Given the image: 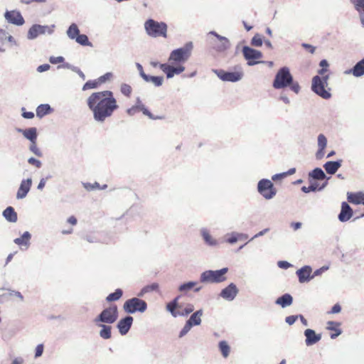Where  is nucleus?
Wrapping results in <instances>:
<instances>
[{"instance_id": "nucleus-1", "label": "nucleus", "mask_w": 364, "mask_h": 364, "mask_svg": "<svg viewBox=\"0 0 364 364\" xmlns=\"http://www.w3.org/2000/svg\"><path fill=\"white\" fill-rule=\"evenodd\" d=\"M87 105L93 114V118L99 122H104L111 117L119 107L114 93L110 90L92 92L87 99Z\"/></svg>"}, {"instance_id": "nucleus-2", "label": "nucleus", "mask_w": 364, "mask_h": 364, "mask_svg": "<svg viewBox=\"0 0 364 364\" xmlns=\"http://www.w3.org/2000/svg\"><path fill=\"white\" fill-rule=\"evenodd\" d=\"M193 50L191 42L183 47L173 50L169 55L168 63L159 64L160 69L166 75L167 78H171L175 75H179L185 70L183 64L190 58ZM154 67L159 65L158 63H151Z\"/></svg>"}, {"instance_id": "nucleus-3", "label": "nucleus", "mask_w": 364, "mask_h": 364, "mask_svg": "<svg viewBox=\"0 0 364 364\" xmlns=\"http://www.w3.org/2000/svg\"><path fill=\"white\" fill-rule=\"evenodd\" d=\"M320 66L322 68L318 72L321 77L316 75L313 77L312 90L322 98L328 99L331 97L330 89H326L328 80V75L326 74V72L328 63L326 60H322L320 62Z\"/></svg>"}, {"instance_id": "nucleus-4", "label": "nucleus", "mask_w": 364, "mask_h": 364, "mask_svg": "<svg viewBox=\"0 0 364 364\" xmlns=\"http://www.w3.org/2000/svg\"><path fill=\"white\" fill-rule=\"evenodd\" d=\"M182 299V296H178L172 301L166 304V310L169 311L173 317L187 316L194 310V306L192 304H185L181 301Z\"/></svg>"}, {"instance_id": "nucleus-5", "label": "nucleus", "mask_w": 364, "mask_h": 364, "mask_svg": "<svg viewBox=\"0 0 364 364\" xmlns=\"http://www.w3.org/2000/svg\"><path fill=\"white\" fill-rule=\"evenodd\" d=\"M146 33L154 38H167V25L164 22H158L153 19H148L144 23Z\"/></svg>"}, {"instance_id": "nucleus-6", "label": "nucleus", "mask_w": 364, "mask_h": 364, "mask_svg": "<svg viewBox=\"0 0 364 364\" xmlns=\"http://www.w3.org/2000/svg\"><path fill=\"white\" fill-rule=\"evenodd\" d=\"M118 318V309L117 305L112 304L109 307L105 309L100 315L95 318V323H105L112 324Z\"/></svg>"}, {"instance_id": "nucleus-7", "label": "nucleus", "mask_w": 364, "mask_h": 364, "mask_svg": "<svg viewBox=\"0 0 364 364\" xmlns=\"http://www.w3.org/2000/svg\"><path fill=\"white\" fill-rule=\"evenodd\" d=\"M228 272V268H223L220 270H208L202 273L200 276L201 282L219 283L226 279L225 274Z\"/></svg>"}, {"instance_id": "nucleus-8", "label": "nucleus", "mask_w": 364, "mask_h": 364, "mask_svg": "<svg viewBox=\"0 0 364 364\" xmlns=\"http://www.w3.org/2000/svg\"><path fill=\"white\" fill-rule=\"evenodd\" d=\"M146 308V301L136 297L127 300L123 305L124 311L128 314H134L136 311L144 312Z\"/></svg>"}, {"instance_id": "nucleus-9", "label": "nucleus", "mask_w": 364, "mask_h": 364, "mask_svg": "<svg viewBox=\"0 0 364 364\" xmlns=\"http://www.w3.org/2000/svg\"><path fill=\"white\" fill-rule=\"evenodd\" d=\"M292 82V76L287 68H281L275 76L273 87L276 89L285 87Z\"/></svg>"}, {"instance_id": "nucleus-10", "label": "nucleus", "mask_w": 364, "mask_h": 364, "mask_svg": "<svg viewBox=\"0 0 364 364\" xmlns=\"http://www.w3.org/2000/svg\"><path fill=\"white\" fill-rule=\"evenodd\" d=\"M258 192L266 199L272 198L277 193L273 183L268 179H262L257 186Z\"/></svg>"}, {"instance_id": "nucleus-11", "label": "nucleus", "mask_w": 364, "mask_h": 364, "mask_svg": "<svg viewBox=\"0 0 364 364\" xmlns=\"http://www.w3.org/2000/svg\"><path fill=\"white\" fill-rule=\"evenodd\" d=\"M242 53L245 59L247 60V64L249 65H254L260 63L259 60L262 57V54L260 51L248 46H245L242 49Z\"/></svg>"}, {"instance_id": "nucleus-12", "label": "nucleus", "mask_w": 364, "mask_h": 364, "mask_svg": "<svg viewBox=\"0 0 364 364\" xmlns=\"http://www.w3.org/2000/svg\"><path fill=\"white\" fill-rule=\"evenodd\" d=\"M218 77L223 81L237 82L241 80L243 74L242 71L226 72L223 70H215Z\"/></svg>"}, {"instance_id": "nucleus-13", "label": "nucleus", "mask_w": 364, "mask_h": 364, "mask_svg": "<svg viewBox=\"0 0 364 364\" xmlns=\"http://www.w3.org/2000/svg\"><path fill=\"white\" fill-rule=\"evenodd\" d=\"M4 17L9 23L14 25H23V16L20 11L16 10L6 11L4 14Z\"/></svg>"}, {"instance_id": "nucleus-14", "label": "nucleus", "mask_w": 364, "mask_h": 364, "mask_svg": "<svg viewBox=\"0 0 364 364\" xmlns=\"http://www.w3.org/2000/svg\"><path fill=\"white\" fill-rule=\"evenodd\" d=\"M133 323V318L130 316L121 319L117 323V328L122 335L127 333Z\"/></svg>"}, {"instance_id": "nucleus-15", "label": "nucleus", "mask_w": 364, "mask_h": 364, "mask_svg": "<svg viewBox=\"0 0 364 364\" xmlns=\"http://www.w3.org/2000/svg\"><path fill=\"white\" fill-rule=\"evenodd\" d=\"M238 292V289L234 284H230L223 289L220 292V296L226 299L231 301L234 299Z\"/></svg>"}, {"instance_id": "nucleus-16", "label": "nucleus", "mask_w": 364, "mask_h": 364, "mask_svg": "<svg viewBox=\"0 0 364 364\" xmlns=\"http://www.w3.org/2000/svg\"><path fill=\"white\" fill-rule=\"evenodd\" d=\"M138 112H142L143 114L150 119H156L153 114L145 107L144 105H135L127 109V113L129 116L135 114Z\"/></svg>"}, {"instance_id": "nucleus-17", "label": "nucleus", "mask_w": 364, "mask_h": 364, "mask_svg": "<svg viewBox=\"0 0 364 364\" xmlns=\"http://www.w3.org/2000/svg\"><path fill=\"white\" fill-rule=\"evenodd\" d=\"M353 215V210L346 202L341 204V213L338 215V219L341 222H346L350 220Z\"/></svg>"}, {"instance_id": "nucleus-18", "label": "nucleus", "mask_w": 364, "mask_h": 364, "mask_svg": "<svg viewBox=\"0 0 364 364\" xmlns=\"http://www.w3.org/2000/svg\"><path fill=\"white\" fill-rule=\"evenodd\" d=\"M304 335L306 336V344L307 346L315 344L321 338L320 334H316L314 330L309 328L305 330Z\"/></svg>"}, {"instance_id": "nucleus-19", "label": "nucleus", "mask_w": 364, "mask_h": 364, "mask_svg": "<svg viewBox=\"0 0 364 364\" xmlns=\"http://www.w3.org/2000/svg\"><path fill=\"white\" fill-rule=\"evenodd\" d=\"M341 323L336 321H328L326 328L331 331V338L334 339L341 334L342 331L340 328Z\"/></svg>"}, {"instance_id": "nucleus-20", "label": "nucleus", "mask_w": 364, "mask_h": 364, "mask_svg": "<svg viewBox=\"0 0 364 364\" xmlns=\"http://www.w3.org/2000/svg\"><path fill=\"white\" fill-rule=\"evenodd\" d=\"M311 268L309 266H305L296 271V274L299 277V280L301 283L309 281L311 278Z\"/></svg>"}, {"instance_id": "nucleus-21", "label": "nucleus", "mask_w": 364, "mask_h": 364, "mask_svg": "<svg viewBox=\"0 0 364 364\" xmlns=\"http://www.w3.org/2000/svg\"><path fill=\"white\" fill-rule=\"evenodd\" d=\"M346 73L353 74L355 77H360L364 75V59H362Z\"/></svg>"}, {"instance_id": "nucleus-22", "label": "nucleus", "mask_w": 364, "mask_h": 364, "mask_svg": "<svg viewBox=\"0 0 364 364\" xmlns=\"http://www.w3.org/2000/svg\"><path fill=\"white\" fill-rule=\"evenodd\" d=\"M4 218L9 223H16L17 221V214L11 206L7 207L2 213Z\"/></svg>"}, {"instance_id": "nucleus-23", "label": "nucleus", "mask_w": 364, "mask_h": 364, "mask_svg": "<svg viewBox=\"0 0 364 364\" xmlns=\"http://www.w3.org/2000/svg\"><path fill=\"white\" fill-rule=\"evenodd\" d=\"M341 166V161H328L323 165V168L328 174H334Z\"/></svg>"}, {"instance_id": "nucleus-24", "label": "nucleus", "mask_w": 364, "mask_h": 364, "mask_svg": "<svg viewBox=\"0 0 364 364\" xmlns=\"http://www.w3.org/2000/svg\"><path fill=\"white\" fill-rule=\"evenodd\" d=\"M348 202L353 204H363L364 205V195L361 193H348Z\"/></svg>"}, {"instance_id": "nucleus-25", "label": "nucleus", "mask_w": 364, "mask_h": 364, "mask_svg": "<svg viewBox=\"0 0 364 364\" xmlns=\"http://www.w3.org/2000/svg\"><path fill=\"white\" fill-rule=\"evenodd\" d=\"M293 302L292 296L289 294H285L282 296L279 297L276 300V304L280 305L282 307L284 308L286 306H290Z\"/></svg>"}, {"instance_id": "nucleus-26", "label": "nucleus", "mask_w": 364, "mask_h": 364, "mask_svg": "<svg viewBox=\"0 0 364 364\" xmlns=\"http://www.w3.org/2000/svg\"><path fill=\"white\" fill-rule=\"evenodd\" d=\"M327 139L323 134H319L318 136V151L316 154L317 158L320 159L323 155V151L326 146Z\"/></svg>"}, {"instance_id": "nucleus-27", "label": "nucleus", "mask_w": 364, "mask_h": 364, "mask_svg": "<svg viewBox=\"0 0 364 364\" xmlns=\"http://www.w3.org/2000/svg\"><path fill=\"white\" fill-rule=\"evenodd\" d=\"M45 32L44 27L40 25H34L33 26L28 32V38L29 39H33L36 38L39 34L43 33Z\"/></svg>"}, {"instance_id": "nucleus-28", "label": "nucleus", "mask_w": 364, "mask_h": 364, "mask_svg": "<svg viewBox=\"0 0 364 364\" xmlns=\"http://www.w3.org/2000/svg\"><path fill=\"white\" fill-rule=\"evenodd\" d=\"M53 112V109L48 104H43L39 105L36 109V115L42 118L46 114H48Z\"/></svg>"}, {"instance_id": "nucleus-29", "label": "nucleus", "mask_w": 364, "mask_h": 364, "mask_svg": "<svg viewBox=\"0 0 364 364\" xmlns=\"http://www.w3.org/2000/svg\"><path fill=\"white\" fill-rule=\"evenodd\" d=\"M98 326L101 327L102 329L100 331V336L104 339H109L112 336V327L110 326L97 323Z\"/></svg>"}, {"instance_id": "nucleus-30", "label": "nucleus", "mask_w": 364, "mask_h": 364, "mask_svg": "<svg viewBox=\"0 0 364 364\" xmlns=\"http://www.w3.org/2000/svg\"><path fill=\"white\" fill-rule=\"evenodd\" d=\"M203 315V311L198 310L193 313L190 318L187 321L188 323H191L192 326H198L201 323V316Z\"/></svg>"}, {"instance_id": "nucleus-31", "label": "nucleus", "mask_w": 364, "mask_h": 364, "mask_svg": "<svg viewBox=\"0 0 364 364\" xmlns=\"http://www.w3.org/2000/svg\"><path fill=\"white\" fill-rule=\"evenodd\" d=\"M68 36L70 39H75L80 34V30L75 23H72L67 31Z\"/></svg>"}, {"instance_id": "nucleus-32", "label": "nucleus", "mask_w": 364, "mask_h": 364, "mask_svg": "<svg viewBox=\"0 0 364 364\" xmlns=\"http://www.w3.org/2000/svg\"><path fill=\"white\" fill-rule=\"evenodd\" d=\"M133 89L132 86L127 83H122L120 85V92L124 97L130 98L132 95Z\"/></svg>"}, {"instance_id": "nucleus-33", "label": "nucleus", "mask_w": 364, "mask_h": 364, "mask_svg": "<svg viewBox=\"0 0 364 364\" xmlns=\"http://www.w3.org/2000/svg\"><path fill=\"white\" fill-rule=\"evenodd\" d=\"M123 295V291L121 289H117L114 292L109 294L106 297V301L112 302L119 300Z\"/></svg>"}, {"instance_id": "nucleus-34", "label": "nucleus", "mask_w": 364, "mask_h": 364, "mask_svg": "<svg viewBox=\"0 0 364 364\" xmlns=\"http://www.w3.org/2000/svg\"><path fill=\"white\" fill-rule=\"evenodd\" d=\"M212 34H214L220 41V45L217 46V49L218 50H224L227 49L229 47V41L225 37H221L215 32H211Z\"/></svg>"}, {"instance_id": "nucleus-35", "label": "nucleus", "mask_w": 364, "mask_h": 364, "mask_svg": "<svg viewBox=\"0 0 364 364\" xmlns=\"http://www.w3.org/2000/svg\"><path fill=\"white\" fill-rule=\"evenodd\" d=\"M219 349L224 358H227L230 352V348L228 343L225 341H222L219 342L218 344Z\"/></svg>"}, {"instance_id": "nucleus-36", "label": "nucleus", "mask_w": 364, "mask_h": 364, "mask_svg": "<svg viewBox=\"0 0 364 364\" xmlns=\"http://www.w3.org/2000/svg\"><path fill=\"white\" fill-rule=\"evenodd\" d=\"M309 176L317 180H323L326 178L324 172L320 168H316L314 169L311 173H309Z\"/></svg>"}, {"instance_id": "nucleus-37", "label": "nucleus", "mask_w": 364, "mask_h": 364, "mask_svg": "<svg viewBox=\"0 0 364 364\" xmlns=\"http://www.w3.org/2000/svg\"><path fill=\"white\" fill-rule=\"evenodd\" d=\"M24 136L26 137L28 139L31 140V141H36V138H37L36 129L33 127V128H29L28 129L24 130Z\"/></svg>"}, {"instance_id": "nucleus-38", "label": "nucleus", "mask_w": 364, "mask_h": 364, "mask_svg": "<svg viewBox=\"0 0 364 364\" xmlns=\"http://www.w3.org/2000/svg\"><path fill=\"white\" fill-rule=\"evenodd\" d=\"M100 85H101V84L98 79L89 80L84 84L82 90H87L90 89H95L97 88Z\"/></svg>"}, {"instance_id": "nucleus-39", "label": "nucleus", "mask_w": 364, "mask_h": 364, "mask_svg": "<svg viewBox=\"0 0 364 364\" xmlns=\"http://www.w3.org/2000/svg\"><path fill=\"white\" fill-rule=\"evenodd\" d=\"M75 41L80 45L86 46H91L92 43L89 41L87 36L85 34H79L77 38H75Z\"/></svg>"}, {"instance_id": "nucleus-40", "label": "nucleus", "mask_w": 364, "mask_h": 364, "mask_svg": "<svg viewBox=\"0 0 364 364\" xmlns=\"http://www.w3.org/2000/svg\"><path fill=\"white\" fill-rule=\"evenodd\" d=\"M163 77H159V76H149L147 75L146 80H144L146 82H152L155 86H161L163 83Z\"/></svg>"}, {"instance_id": "nucleus-41", "label": "nucleus", "mask_w": 364, "mask_h": 364, "mask_svg": "<svg viewBox=\"0 0 364 364\" xmlns=\"http://www.w3.org/2000/svg\"><path fill=\"white\" fill-rule=\"evenodd\" d=\"M295 171H296L295 168H291L287 172H283V173H281L279 174L274 175L272 178L273 181L282 179V178L287 177V176L294 174L295 173Z\"/></svg>"}, {"instance_id": "nucleus-42", "label": "nucleus", "mask_w": 364, "mask_h": 364, "mask_svg": "<svg viewBox=\"0 0 364 364\" xmlns=\"http://www.w3.org/2000/svg\"><path fill=\"white\" fill-rule=\"evenodd\" d=\"M83 186L87 191H92L95 189H101V187L97 182H95L94 183H83ZM106 188H107V185H105L102 188V189H104Z\"/></svg>"}, {"instance_id": "nucleus-43", "label": "nucleus", "mask_w": 364, "mask_h": 364, "mask_svg": "<svg viewBox=\"0 0 364 364\" xmlns=\"http://www.w3.org/2000/svg\"><path fill=\"white\" fill-rule=\"evenodd\" d=\"M197 283L195 282H189L185 283L179 287V291H187L194 288L196 286Z\"/></svg>"}, {"instance_id": "nucleus-44", "label": "nucleus", "mask_w": 364, "mask_h": 364, "mask_svg": "<svg viewBox=\"0 0 364 364\" xmlns=\"http://www.w3.org/2000/svg\"><path fill=\"white\" fill-rule=\"evenodd\" d=\"M356 10L364 14V0H351Z\"/></svg>"}, {"instance_id": "nucleus-45", "label": "nucleus", "mask_w": 364, "mask_h": 364, "mask_svg": "<svg viewBox=\"0 0 364 364\" xmlns=\"http://www.w3.org/2000/svg\"><path fill=\"white\" fill-rule=\"evenodd\" d=\"M159 289V284L157 283H153L151 284L147 285L142 289L141 294L139 296L142 295L143 293H147L152 291H156Z\"/></svg>"}, {"instance_id": "nucleus-46", "label": "nucleus", "mask_w": 364, "mask_h": 364, "mask_svg": "<svg viewBox=\"0 0 364 364\" xmlns=\"http://www.w3.org/2000/svg\"><path fill=\"white\" fill-rule=\"evenodd\" d=\"M251 44L254 46H261L262 45V40L259 34H256L252 39Z\"/></svg>"}, {"instance_id": "nucleus-47", "label": "nucleus", "mask_w": 364, "mask_h": 364, "mask_svg": "<svg viewBox=\"0 0 364 364\" xmlns=\"http://www.w3.org/2000/svg\"><path fill=\"white\" fill-rule=\"evenodd\" d=\"M30 150L34 154H36L37 156H42V153L41 151H40V149L37 147V145H36V141H31V144L30 146Z\"/></svg>"}, {"instance_id": "nucleus-48", "label": "nucleus", "mask_w": 364, "mask_h": 364, "mask_svg": "<svg viewBox=\"0 0 364 364\" xmlns=\"http://www.w3.org/2000/svg\"><path fill=\"white\" fill-rule=\"evenodd\" d=\"M113 75L112 73H107L105 75L100 76L98 80L100 84L105 83L106 81L109 80L112 77Z\"/></svg>"}, {"instance_id": "nucleus-49", "label": "nucleus", "mask_w": 364, "mask_h": 364, "mask_svg": "<svg viewBox=\"0 0 364 364\" xmlns=\"http://www.w3.org/2000/svg\"><path fill=\"white\" fill-rule=\"evenodd\" d=\"M192 325L191 323H188V321H186L185 326H183V329L181 330V331L180 332V335L179 336L180 337H182L184 335H186L190 330L191 328H192Z\"/></svg>"}, {"instance_id": "nucleus-50", "label": "nucleus", "mask_w": 364, "mask_h": 364, "mask_svg": "<svg viewBox=\"0 0 364 364\" xmlns=\"http://www.w3.org/2000/svg\"><path fill=\"white\" fill-rule=\"evenodd\" d=\"M203 239L205 240V241L210 244V245H213L214 244V242L212 239V237L211 235L206 231H204L203 232Z\"/></svg>"}, {"instance_id": "nucleus-51", "label": "nucleus", "mask_w": 364, "mask_h": 364, "mask_svg": "<svg viewBox=\"0 0 364 364\" xmlns=\"http://www.w3.org/2000/svg\"><path fill=\"white\" fill-rule=\"evenodd\" d=\"M28 161L30 164L36 166V168H40L41 166V162L34 158H30Z\"/></svg>"}, {"instance_id": "nucleus-52", "label": "nucleus", "mask_w": 364, "mask_h": 364, "mask_svg": "<svg viewBox=\"0 0 364 364\" xmlns=\"http://www.w3.org/2000/svg\"><path fill=\"white\" fill-rule=\"evenodd\" d=\"M64 61V58L62 56L59 57H50V62L53 64L63 63Z\"/></svg>"}, {"instance_id": "nucleus-53", "label": "nucleus", "mask_w": 364, "mask_h": 364, "mask_svg": "<svg viewBox=\"0 0 364 364\" xmlns=\"http://www.w3.org/2000/svg\"><path fill=\"white\" fill-rule=\"evenodd\" d=\"M289 85L290 86L291 90L294 91L295 93H298L299 92L300 86L298 82H294L292 81L291 84Z\"/></svg>"}, {"instance_id": "nucleus-54", "label": "nucleus", "mask_w": 364, "mask_h": 364, "mask_svg": "<svg viewBox=\"0 0 364 364\" xmlns=\"http://www.w3.org/2000/svg\"><path fill=\"white\" fill-rule=\"evenodd\" d=\"M297 318H298L297 316H289L286 317L285 321L288 324L292 325L296 322V321L297 320Z\"/></svg>"}, {"instance_id": "nucleus-55", "label": "nucleus", "mask_w": 364, "mask_h": 364, "mask_svg": "<svg viewBox=\"0 0 364 364\" xmlns=\"http://www.w3.org/2000/svg\"><path fill=\"white\" fill-rule=\"evenodd\" d=\"M302 47L304 48L308 52H309L311 54L314 53L316 50L314 46L308 43H303Z\"/></svg>"}, {"instance_id": "nucleus-56", "label": "nucleus", "mask_w": 364, "mask_h": 364, "mask_svg": "<svg viewBox=\"0 0 364 364\" xmlns=\"http://www.w3.org/2000/svg\"><path fill=\"white\" fill-rule=\"evenodd\" d=\"M341 311V307L339 304H336L328 312V314H338Z\"/></svg>"}, {"instance_id": "nucleus-57", "label": "nucleus", "mask_w": 364, "mask_h": 364, "mask_svg": "<svg viewBox=\"0 0 364 364\" xmlns=\"http://www.w3.org/2000/svg\"><path fill=\"white\" fill-rule=\"evenodd\" d=\"M43 352V344L38 345L36 348L35 356L36 357L41 356L42 355Z\"/></svg>"}, {"instance_id": "nucleus-58", "label": "nucleus", "mask_w": 364, "mask_h": 364, "mask_svg": "<svg viewBox=\"0 0 364 364\" xmlns=\"http://www.w3.org/2000/svg\"><path fill=\"white\" fill-rule=\"evenodd\" d=\"M136 67L139 71V73H140V75L141 76V77L144 79V80H146L147 78V75H146L144 72V70H143V67L141 66V65H140L139 63H137L136 64Z\"/></svg>"}, {"instance_id": "nucleus-59", "label": "nucleus", "mask_w": 364, "mask_h": 364, "mask_svg": "<svg viewBox=\"0 0 364 364\" xmlns=\"http://www.w3.org/2000/svg\"><path fill=\"white\" fill-rule=\"evenodd\" d=\"M301 190H302V191H303V192H304V193H309V192H311V191H316V186H308V187H306V186H303V187L301 188Z\"/></svg>"}, {"instance_id": "nucleus-60", "label": "nucleus", "mask_w": 364, "mask_h": 364, "mask_svg": "<svg viewBox=\"0 0 364 364\" xmlns=\"http://www.w3.org/2000/svg\"><path fill=\"white\" fill-rule=\"evenodd\" d=\"M50 68V65L48 64H43L38 67L37 70L40 73L47 71Z\"/></svg>"}, {"instance_id": "nucleus-61", "label": "nucleus", "mask_w": 364, "mask_h": 364, "mask_svg": "<svg viewBox=\"0 0 364 364\" xmlns=\"http://www.w3.org/2000/svg\"><path fill=\"white\" fill-rule=\"evenodd\" d=\"M290 225L294 230H297L301 228L302 224L300 222H292Z\"/></svg>"}, {"instance_id": "nucleus-62", "label": "nucleus", "mask_w": 364, "mask_h": 364, "mask_svg": "<svg viewBox=\"0 0 364 364\" xmlns=\"http://www.w3.org/2000/svg\"><path fill=\"white\" fill-rule=\"evenodd\" d=\"M17 198H23V181L20 183L18 192H17Z\"/></svg>"}, {"instance_id": "nucleus-63", "label": "nucleus", "mask_w": 364, "mask_h": 364, "mask_svg": "<svg viewBox=\"0 0 364 364\" xmlns=\"http://www.w3.org/2000/svg\"><path fill=\"white\" fill-rule=\"evenodd\" d=\"M68 223L71 224L72 225H75L77 224V219L75 216H70L68 219Z\"/></svg>"}, {"instance_id": "nucleus-64", "label": "nucleus", "mask_w": 364, "mask_h": 364, "mask_svg": "<svg viewBox=\"0 0 364 364\" xmlns=\"http://www.w3.org/2000/svg\"><path fill=\"white\" fill-rule=\"evenodd\" d=\"M238 240V237L237 235H231L228 239V242L230 244H233L235 243V242H237V240Z\"/></svg>"}]
</instances>
